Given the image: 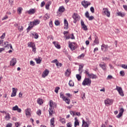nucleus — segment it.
I'll use <instances>...</instances> for the list:
<instances>
[{
	"label": "nucleus",
	"instance_id": "6e6d98bb",
	"mask_svg": "<svg viewBox=\"0 0 127 127\" xmlns=\"http://www.w3.org/2000/svg\"><path fill=\"white\" fill-rule=\"evenodd\" d=\"M112 78H113V76H112V75H108V76H107L106 79H107V80H110V79H112Z\"/></svg>",
	"mask_w": 127,
	"mask_h": 127
},
{
	"label": "nucleus",
	"instance_id": "0eeeda50",
	"mask_svg": "<svg viewBox=\"0 0 127 127\" xmlns=\"http://www.w3.org/2000/svg\"><path fill=\"white\" fill-rule=\"evenodd\" d=\"M115 90H117V91H118L120 96H121L122 97H124V92L123 91V89L122 88V87L117 86Z\"/></svg>",
	"mask_w": 127,
	"mask_h": 127
},
{
	"label": "nucleus",
	"instance_id": "ddd939ff",
	"mask_svg": "<svg viewBox=\"0 0 127 127\" xmlns=\"http://www.w3.org/2000/svg\"><path fill=\"white\" fill-rule=\"evenodd\" d=\"M17 92V88L13 87L12 93L11 95V97H15L16 96V93Z\"/></svg>",
	"mask_w": 127,
	"mask_h": 127
},
{
	"label": "nucleus",
	"instance_id": "de8ad7c7",
	"mask_svg": "<svg viewBox=\"0 0 127 127\" xmlns=\"http://www.w3.org/2000/svg\"><path fill=\"white\" fill-rule=\"evenodd\" d=\"M18 30H19V31H20V32H21V31H22V30H23V27H22L21 26H19L18 27Z\"/></svg>",
	"mask_w": 127,
	"mask_h": 127
},
{
	"label": "nucleus",
	"instance_id": "680f3d73",
	"mask_svg": "<svg viewBox=\"0 0 127 127\" xmlns=\"http://www.w3.org/2000/svg\"><path fill=\"white\" fill-rule=\"evenodd\" d=\"M65 39H70V38H71V35H68V36H65Z\"/></svg>",
	"mask_w": 127,
	"mask_h": 127
},
{
	"label": "nucleus",
	"instance_id": "2eb2a0df",
	"mask_svg": "<svg viewBox=\"0 0 127 127\" xmlns=\"http://www.w3.org/2000/svg\"><path fill=\"white\" fill-rule=\"evenodd\" d=\"M12 111H17L18 113H21V109H20V108H19L17 105H16L14 107H12Z\"/></svg>",
	"mask_w": 127,
	"mask_h": 127
},
{
	"label": "nucleus",
	"instance_id": "c9c22d12",
	"mask_svg": "<svg viewBox=\"0 0 127 127\" xmlns=\"http://www.w3.org/2000/svg\"><path fill=\"white\" fill-rule=\"evenodd\" d=\"M50 17L49 15H48V14H46L44 16V19H45V20H47Z\"/></svg>",
	"mask_w": 127,
	"mask_h": 127
},
{
	"label": "nucleus",
	"instance_id": "7c9ffc66",
	"mask_svg": "<svg viewBox=\"0 0 127 127\" xmlns=\"http://www.w3.org/2000/svg\"><path fill=\"white\" fill-rule=\"evenodd\" d=\"M37 103L38 104H39V105H42V104H43V101L42 100V99L39 98L37 100Z\"/></svg>",
	"mask_w": 127,
	"mask_h": 127
},
{
	"label": "nucleus",
	"instance_id": "6e6552de",
	"mask_svg": "<svg viewBox=\"0 0 127 127\" xmlns=\"http://www.w3.org/2000/svg\"><path fill=\"white\" fill-rule=\"evenodd\" d=\"M68 47L73 51V50L76 49V44L74 42H69Z\"/></svg>",
	"mask_w": 127,
	"mask_h": 127
},
{
	"label": "nucleus",
	"instance_id": "864d4df0",
	"mask_svg": "<svg viewBox=\"0 0 127 127\" xmlns=\"http://www.w3.org/2000/svg\"><path fill=\"white\" fill-rule=\"evenodd\" d=\"M122 116H123V114L122 113L120 112L119 115H118L116 117H117V118H118V119H120V118H121V117Z\"/></svg>",
	"mask_w": 127,
	"mask_h": 127
},
{
	"label": "nucleus",
	"instance_id": "1a4fd4ad",
	"mask_svg": "<svg viewBox=\"0 0 127 127\" xmlns=\"http://www.w3.org/2000/svg\"><path fill=\"white\" fill-rule=\"evenodd\" d=\"M81 4L85 7V8H87V7L91 4V2L84 0L81 2Z\"/></svg>",
	"mask_w": 127,
	"mask_h": 127
},
{
	"label": "nucleus",
	"instance_id": "423d86ee",
	"mask_svg": "<svg viewBox=\"0 0 127 127\" xmlns=\"http://www.w3.org/2000/svg\"><path fill=\"white\" fill-rule=\"evenodd\" d=\"M28 47H31L32 48V51H33V52H35V51H36V48H35V44H34V43H33V42H29L28 43Z\"/></svg>",
	"mask_w": 127,
	"mask_h": 127
},
{
	"label": "nucleus",
	"instance_id": "bb28decb",
	"mask_svg": "<svg viewBox=\"0 0 127 127\" xmlns=\"http://www.w3.org/2000/svg\"><path fill=\"white\" fill-rule=\"evenodd\" d=\"M64 10H65V8H64V7L63 6H61L59 8V11L60 12H64Z\"/></svg>",
	"mask_w": 127,
	"mask_h": 127
},
{
	"label": "nucleus",
	"instance_id": "c85d7f7f",
	"mask_svg": "<svg viewBox=\"0 0 127 127\" xmlns=\"http://www.w3.org/2000/svg\"><path fill=\"white\" fill-rule=\"evenodd\" d=\"M63 101H64V102H65V103L66 104H67V105H69V104H70V102H71L70 101V99H68V98H65L63 100Z\"/></svg>",
	"mask_w": 127,
	"mask_h": 127
},
{
	"label": "nucleus",
	"instance_id": "e433bc0d",
	"mask_svg": "<svg viewBox=\"0 0 127 127\" xmlns=\"http://www.w3.org/2000/svg\"><path fill=\"white\" fill-rule=\"evenodd\" d=\"M56 66L58 67V68H60V67H62V64L59 63V62H57Z\"/></svg>",
	"mask_w": 127,
	"mask_h": 127
},
{
	"label": "nucleus",
	"instance_id": "4d7b16f0",
	"mask_svg": "<svg viewBox=\"0 0 127 127\" xmlns=\"http://www.w3.org/2000/svg\"><path fill=\"white\" fill-rule=\"evenodd\" d=\"M120 75H121V76H125V71H121L120 72Z\"/></svg>",
	"mask_w": 127,
	"mask_h": 127
},
{
	"label": "nucleus",
	"instance_id": "3c124183",
	"mask_svg": "<svg viewBox=\"0 0 127 127\" xmlns=\"http://www.w3.org/2000/svg\"><path fill=\"white\" fill-rule=\"evenodd\" d=\"M5 37V33H3L1 36L0 37L1 39H4Z\"/></svg>",
	"mask_w": 127,
	"mask_h": 127
},
{
	"label": "nucleus",
	"instance_id": "39448f33",
	"mask_svg": "<svg viewBox=\"0 0 127 127\" xmlns=\"http://www.w3.org/2000/svg\"><path fill=\"white\" fill-rule=\"evenodd\" d=\"M72 18L74 19V23H76L77 21L80 20V16H79L77 13H74L72 15Z\"/></svg>",
	"mask_w": 127,
	"mask_h": 127
},
{
	"label": "nucleus",
	"instance_id": "dca6fc26",
	"mask_svg": "<svg viewBox=\"0 0 127 127\" xmlns=\"http://www.w3.org/2000/svg\"><path fill=\"white\" fill-rule=\"evenodd\" d=\"M16 64V59L13 58L10 62V66H14Z\"/></svg>",
	"mask_w": 127,
	"mask_h": 127
},
{
	"label": "nucleus",
	"instance_id": "a18cd8bd",
	"mask_svg": "<svg viewBox=\"0 0 127 127\" xmlns=\"http://www.w3.org/2000/svg\"><path fill=\"white\" fill-rule=\"evenodd\" d=\"M70 73L71 72H70V71H69V69H67L65 74L66 76H69V75H70Z\"/></svg>",
	"mask_w": 127,
	"mask_h": 127
},
{
	"label": "nucleus",
	"instance_id": "8fccbe9b",
	"mask_svg": "<svg viewBox=\"0 0 127 127\" xmlns=\"http://www.w3.org/2000/svg\"><path fill=\"white\" fill-rule=\"evenodd\" d=\"M85 17L88 18L90 16V14H89V12L86 11L85 13Z\"/></svg>",
	"mask_w": 127,
	"mask_h": 127
},
{
	"label": "nucleus",
	"instance_id": "58836bf2",
	"mask_svg": "<svg viewBox=\"0 0 127 127\" xmlns=\"http://www.w3.org/2000/svg\"><path fill=\"white\" fill-rule=\"evenodd\" d=\"M68 85L69 86H70V87H73V86H74V82H73V81L70 80L68 83Z\"/></svg>",
	"mask_w": 127,
	"mask_h": 127
},
{
	"label": "nucleus",
	"instance_id": "9b49d317",
	"mask_svg": "<svg viewBox=\"0 0 127 127\" xmlns=\"http://www.w3.org/2000/svg\"><path fill=\"white\" fill-rule=\"evenodd\" d=\"M108 48L109 46L107 45L103 44L101 46V50L102 51H104V52H107V51H108Z\"/></svg>",
	"mask_w": 127,
	"mask_h": 127
},
{
	"label": "nucleus",
	"instance_id": "f03ea898",
	"mask_svg": "<svg viewBox=\"0 0 127 127\" xmlns=\"http://www.w3.org/2000/svg\"><path fill=\"white\" fill-rule=\"evenodd\" d=\"M54 108V106H53V101L52 100H51L50 101V108L49 110V113L50 116L51 117H52V115H53V109Z\"/></svg>",
	"mask_w": 127,
	"mask_h": 127
},
{
	"label": "nucleus",
	"instance_id": "4468645a",
	"mask_svg": "<svg viewBox=\"0 0 127 127\" xmlns=\"http://www.w3.org/2000/svg\"><path fill=\"white\" fill-rule=\"evenodd\" d=\"M49 74V71L47 69H45L42 74V78H45V77L48 76Z\"/></svg>",
	"mask_w": 127,
	"mask_h": 127
},
{
	"label": "nucleus",
	"instance_id": "37998d69",
	"mask_svg": "<svg viewBox=\"0 0 127 127\" xmlns=\"http://www.w3.org/2000/svg\"><path fill=\"white\" fill-rule=\"evenodd\" d=\"M60 90V87H56L55 89V92L56 93V94H58V91Z\"/></svg>",
	"mask_w": 127,
	"mask_h": 127
},
{
	"label": "nucleus",
	"instance_id": "69168bd1",
	"mask_svg": "<svg viewBox=\"0 0 127 127\" xmlns=\"http://www.w3.org/2000/svg\"><path fill=\"white\" fill-rule=\"evenodd\" d=\"M57 62H58V61L57 60V59H55L52 62V63H56H56H57Z\"/></svg>",
	"mask_w": 127,
	"mask_h": 127
},
{
	"label": "nucleus",
	"instance_id": "a19ab883",
	"mask_svg": "<svg viewBox=\"0 0 127 127\" xmlns=\"http://www.w3.org/2000/svg\"><path fill=\"white\" fill-rule=\"evenodd\" d=\"M60 97L61 98H62V99H63V100L66 98V97H65V96L62 92L60 93Z\"/></svg>",
	"mask_w": 127,
	"mask_h": 127
},
{
	"label": "nucleus",
	"instance_id": "393cba45",
	"mask_svg": "<svg viewBox=\"0 0 127 127\" xmlns=\"http://www.w3.org/2000/svg\"><path fill=\"white\" fill-rule=\"evenodd\" d=\"M35 60L37 64H40V63H41L42 60L40 59V58H36L35 59Z\"/></svg>",
	"mask_w": 127,
	"mask_h": 127
},
{
	"label": "nucleus",
	"instance_id": "c756f323",
	"mask_svg": "<svg viewBox=\"0 0 127 127\" xmlns=\"http://www.w3.org/2000/svg\"><path fill=\"white\" fill-rule=\"evenodd\" d=\"M33 36L34 37V38H35V39H37L39 37L38 36V34H37V33H33L32 34Z\"/></svg>",
	"mask_w": 127,
	"mask_h": 127
},
{
	"label": "nucleus",
	"instance_id": "09e8293b",
	"mask_svg": "<svg viewBox=\"0 0 127 127\" xmlns=\"http://www.w3.org/2000/svg\"><path fill=\"white\" fill-rule=\"evenodd\" d=\"M82 28L84 30H88V28L87 27V26H86V25H84L83 26H82Z\"/></svg>",
	"mask_w": 127,
	"mask_h": 127
},
{
	"label": "nucleus",
	"instance_id": "13d9d810",
	"mask_svg": "<svg viewBox=\"0 0 127 127\" xmlns=\"http://www.w3.org/2000/svg\"><path fill=\"white\" fill-rule=\"evenodd\" d=\"M37 114L38 115V116H40V115H41V110H38L37 112Z\"/></svg>",
	"mask_w": 127,
	"mask_h": 127
},
{
	"label": "nucleus",
	"instance_id": "79ce46f5",
	"mask_svg": "<svg viewBox=\"0 0 127 127\" xmlns=\"http://www.w3.org/2000/svg\"><path fill=\"white\" fill-rule=\"evenodd\" d=\"M76 78L77 79L78 81H80V80H81V79L82 78V77L81 76V75H80V74H76Z\"/></svg>",
	"mask_w": 127,
	"mask_h": 127
},
{
	"label": "nucleus",
	"instance_id": "4be33fe9",
	"mask_svg": "<svg viewBox=\"0 0 127 127\" xmlns=\"http://www.w3.org/2000/svg\"><path fill=\"white\" fill-rule=\"evenodd\" d=\"M4 45H5V47H7L8 48L10 47V49H12V46H11V44H8V42H6L4 43Z\"/></svg>",
	"mask_w": 127,
	"mask_h": 127
},
{
	"label": "nucleus",
	"instance_id": "603ef678",
	"mask_svg": "<svg viewBox=\"0 0 127 127\" xmlns=\"http://www.w3.org/2000/svg\"><path fill=\"white\" fill-rule=\"evenodd\" d=\"M66 127H72V123L71 122H69L66 124Z\"/></svg>",
	"mask_w": 127,
	"mask_h": 127
},
{
	"label": "nucleus",
	"instance_id": "ea45409f",
	"mask_svg": "<svg viewBox=\"0 0 127 127\" xmlns=\"http://www.w3.org/2000/svg\"><path fill=\"white\" fill-rule=\"evenodd\" d=\"M50 123H51V125H52V126H54V123H55L54 118H52L51 119V120H50Z\"/></svg>",
	"mask_w": 127,
	"mask_h": 127
},
{
	"label": "nucleus",
	"instance_id": "cd10ccee",
	"mask_svg": "<svg viewBox=\"0 0 127 127\" xmlns=\"http://www.w3.org/2000/svg\"><path fill=\"white\" fill-rule=\"evenodd\" d=\"M29 14H31L33 13H35V9H30L28 11Z\"/></svg>",
	"mask_w": 127,
	"mask_h": 127
},
{
	"label": "nucleus",
	"instance_id": "774afa93",
	"mask_svg": "<svg viewBox=\"0 0 127 127\" xmlns=\"http://www.w3.org/2000/svg\"><path fill=\"white\" fill-rule=\"evenodd\" d=\"M15 127H19V126H20V125H19V123L18 122H16V123H15Z\"/></svg>",
	"mask_w": 127,
	"mask_h": 127
},
{
	"label": "nucleus",
	"instance_id": "aec40b11",
	"mask_svg": "<svg viewBox=\"0 0 127 127\" xmlns=\"http://www.w3.org/2000/svg\"><path fill=\"white\" fill-rule=\"evenodd\" d=\"M53 44H54L55 47H56V48H57L58 49H60V48H61V47H60V45H59L58 42H53Z\"/></svg>",
	"mask_w": 127,
	"mask_h": 127
},
{
	"label": "nucleus",
	"instance_id": "4c0bfd02",
	"mask_svg": "<svg viewBox=\"0 0 127 127\" xmlns=\"http://www.w3.org/2000/svg\"><path fill=\"white\" fill-rule=\"evenodd\" d=\"M22 11V7H19L17 9V12L19 14H20L21 13V11Z\"/></svg>",
	"mask_w": 127,
	"mask_h": 127
},
{
	"label": "nucleus",
	"instance_id": "6ab92c4d",
	"mask_svg": "<svg viewBox=\"0 0 127 127\" xmlns=\"http://www.w3.org/2000/svg\"><path fill=\"white\" fill-rule=\"evenodd\" d=\"M89 122H85V120H82V126L84 127H89Z\"/></svg>",
	"mask_w": 127,
	"mask_h": 127
},
{
	"label": "nucleus",
	"instance_id": "f704fd0d",
	"mask_svg": "<svg viewBox=\"0 0 127 127\" xmlns=\"http://www.w3.org/2000/svg\"><path fill=\"white\" fill-rule=\"evenodd\" d=\"M83 67H84L83 64H81L79 65V69H78L79 72H81V69H83Z\"/></svg>",
	"mask_w": 127,
	"mask_h": 127
},
{
	"label": "nucleus",
	"instance_id": "a211bd4d",
	"mask_svg": "<svg viewBox=\"0 0 127 127\" xmlns=\"http://www.w3.org/2000/svg\"><path fill=\"white\" fill-rule=\"evenodd\" d=\"M64 29H68V21H67V20L66 19H64Z\"/></svg>",
	"mask_w": 127,
	"mask_h": 127
},
{
	"label": "nucleus",
	"instance_id": "bf43d9fd",
	"mask_svg": "<svg viewBox=\"0 0 127 127\" xmlns=\"http://www.w3.org/2000/svg\"><path fill=\"white\" fill-rule=\"evenodd\" d=\"M94 10H95V9H94V7H90V11H91V12L92 13H94Z\"/></svg>",
	"mask_w": 127,
	"mask_h": 127
},
{
	"label": "nucleus",
	"instance_id": "f3484780",
	"mask_svg": "<svg viewBox=\"0 0 127 127\" xmlns=\"http://www.w3.org/2000/svg\"><path fill=\"white\" fill-rule=\"evenodd\" d=\"M88 77L90 79H97V78H98L96 74H94L93 73H90Z\"/></svg>",
	"mask_w": 127,
	"mask_h": 127
},
{
	"label": "nucleus",
	"instance_id": "5701e85b",
	"mask_svg": "<svg viewBox=\"0 0 127 127\" xmlns=\"http://www.w3.org/2000/svg\"><path fill=\"white\" fill-rule=\"evenodd\" d=\"M5 116L4 117L6 121H8L10 119V116H9V114L5 113Z\"/></svg>",
	"mask_w": 127,
	"mask_h": 127
},
{
	"label": "nucleus",
	"instance_id": "a878e982",
	"mask_svg": "<svg viewBox=\"0 0 127 127\" xmlns=\"http://www.w3.org/2000/svg\"><path fill=\"white\" fill-rule=\"evenodd\" d=\"M51 1H49L46 4V9H49V6H50V4H51Z\"/></svg>",
	"mask_w": 127,
	"mask_h": 127
},
{
	"label": "nucleus",
	"instance_id": "412c9836",
	"mask_svg": "<svg viewBox=\"0 0 127 127\" xmlns=\"http://www.w3.org/2000/svg\"><path fill=\"white\" fill-rule=\"evenodd\" d=\"M74 120V127H76L77 126H79V121H78V118L77 117H75Z\"/></svg>",
	"mask_w": 127,
	"mask_h": 127
},
{
	"label": "nucleus",
	"instance_id": "49530a36",
	"mask_svg": "<svg viewBox=\"0 0 127 127\" xmlns=\"http://www.w3.org/2000/svg\"><path fill=\"white\" fill-rule=\"evenodd\" d=\"M70 114L73 117H74V116H76V112L70 111Z\"/></svg>",
	"mask_w": 127,
	"mask_h": 127
},
{
	"label": "nucleus",
	"instance_id": "338daca9",
	"mask_svg": "<svg viewBox=\"0 0 127 127\" xmlns=\"http://www.w3.org/2000/svg\"><path fill=\"white\" fill-rule=\"evenodd\" d=\"M12 126V124H11V123H9L7 124L6 127H11Z\"/></svg>",
	"mask_w": 127,
	"mask_h": 127
},
{
	"label": "nucleus",
	"instance_id": "0e129e2a",
	"mask_svg": "<svg viewBox=\"0 0 127 127\" xmlns=\"http://www.w3.org/2000/svg\"><path fill=\"white\" fill-rule=\"evenodd\" d=\"M122 68H124V69H127V65L126 64H122Z\"/></svg>",
	"mask_w": 127,
	"mask_h": 127
},
{
	"label": "nucleus",
	"instance_id": "e2e57ef3",
	"mask_svg": "<svg viewBox=\"0 0 127 127\" xmlns=\"http://www.w3.org/2000/svg\"><path fill=\"white\" fill-rule=\"evenodd\" d=\"M85 93H83V95H81V98L82 99V100H85V99L86 98V97H85Z\"/></svg>",
	"mask_w": 127,
	"mask_h": 127
},
{
	"label": "nucleus",
	"instance_id": "72a5a7b5",
	"mask_svg": "<svg viewBox=\"0 0 127 127\" xmlns=\"http://www.w3.org/2000/svg\"><path fill=\"white\" fill-rule=\"evenodd\" d=\"M60 121L62 123V124H66V120H65V119L61 118L60 119Z\"/></svg>",
	"mask_w": 127,
	"mask_h": 127
},
{
	"label": "nucleus",
	"instance_id": "20e7f679",
	"mask_svg": "<svg viewBox=\"0 0 127 127\" xmlns=\"http://www.w3.org/2000/svg\"><path fill=\"white\" fill-rule=\"evenodd\" d=\"M102 13L105 15H106L107 17H110L111 14L109 11V9L107 8H103L102 10Z\"/></svg>",
	"mask_w": 127,
	"mask_h": 127
},
{
	"label": "nucleus",
	"instance_id": "f8f14e48",
	"mask_svg": "<svg viewBox=\"0 0 127 127\" xmlns=\"http://www.w3.org/2000/svg\"><path fill=\"white\" fill-rule=\"evenodd\" d=\"M99 66L103 69V71H107V65H106V64L101 63L99 64Z\"/></svg>",
	"mask_w": 127,
	"mask_h": 127
},
{
	"label": "nucleus",
	"instance_id": "5fc2aeb1",
	"mask_svg": "<svg viewBox=\"0 0 127 127\" xmlns=\"http://www.w3.org/2000/svg\"><path fill=\"white\" fill-rule=\"evenodd\" d=\"M85 56V55L84 54H82L80 56L78 57V59H80V58H84V57Z\"/></svg>",
	"mask_w": 127,
	"mask_h": 127
},
{
	"label": "nucleus",
	"instance_id": "7ed1b4c3",
	"mask_svg": "<svg viewBox=\"0 0 127 127\" xmlns=\"http://www.w3.org/2000/svg\"><path fill=\"white\" fill-rule=\"evenodd\" d=\"M39 23H40V21L38 20H36L33 22H30L31 26H29L27 29H29V30L31 29V28H32V27H33V26H34V25H37V24H39Z\"/></svg>",
	"mask_w": 127,
	"mask_h": 127
},
{
	"label": "nucleus",
	"instance_id": "c03bdc74",
	"mask_svg": "<svg viewBox=\"0 0 127 127\" xmlns=\"http://www.w3.org/2000/svg\"><path fill=\"white\" fill-rule=\"evenodd\" d=\"M55 24L57 26L60 25V22L58 20H57L55 22Z\"/></svg>",
	"mask_w": 127,
	"mask_h": 127
},
{
	"label": "nucleus",
	"instance_id": "f257e3e1",
	"mask_svg": "<svg viewBox=\"0 0 127 127\" xmlns=\"http://www.w3.org/2000/svg\"><path fill=\"white\" fill-rule=\"evenodd\" d=\"M92 81L88 78H85L82 82L83 86H90Z\"/></svg>",
	"mask_w": 127,
	"mask_h": 127
},
{
	"label": "nucleus",
	"instance_id": "473e14b6",
	"mask_svg": "<svg viewBox=\"0 0 127 127\" xmlns=\"http://www.w3.org/2000/svg\"><path fill=\"white\" fill-rule=\"evenodd\" d=\"M26 115L27 116H30V110L29 109H27L25 110Z\"/></svg>",
	"mask_w": 127,
	"mask_h": 127
},
{
	"label": "nucleus",
	"instance_id": "9d476101",
	"mask_svg": "<svg viewBox=\"0 0 127 127\" xmlns=\"http://www.w3.org/2000/svg\"><path fill=\"white\" fill-rule=\"evenodd\" d=\"M104 103L106 106H111L113 105V100L107 99L105 100Z\"/></svg>",
	"mask_w": 127,
	"mask_h": 127
},
{
	"label": "nucleus",
	"instance_id": "052dcab7",
	"mask_svg": "<svg viewBox=\"0 0 127 127\" xmlns=\"http://www.w3.org/2000/svg\"><path fill=\"white\" fill-rule=\"evenodd\" d=\"M88 18L89 20H93V19H94V16H89V17H88Z\"/></svg>",
	"mask_w": 127,
	"mask_h": 127
},
{
	"label": "nucleus",
	"instance_id": "2f4dec72",
	"mask_svg": "<svg viewBox=\"0 0 127 127\" xmlns=\"http://www.w3.org/2000/svg\"><path fill=\"white\" fill-rule=\"evenodd\" d=\"M95 40L94 41V43H96V44H99V39L98 38V37L95 36Z\"/></svg>",
	"mask_w": 127,
	"mask_h": 127
},
{
	"label": "nucleus",
	"instance_id": "b1692460",
	"mask_svg": "<svg viewBox=\"0 0 127 127\" xmlns=\"http://www.w3.org/2000/svg\"><path fill=\"white\" fill-rule=\"evenodd\" d=\"M117 15L119 16H121L122 17H124V16H125V15H126V14L124 12H117Z\"/></svg>",
	"mask_w": 127,
	"mask_h": 127
}]
</instances>
